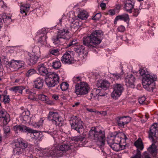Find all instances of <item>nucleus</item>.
Segmentation results:
<instances>
[{"label": "nucleus", "instance_id": "obj_1", "mask_svg": "<svg viewBox=\"0 0 158 158\" xmlns=\"http://www.w3.org/2000/svg\"><path fill=\"white\" fill-rule=\"evenodd\" d=\"M103 35V32L101 30L93 31L89 35L83 38V44L89 48H95L96 45L101 43V37Z\"/></svg>", "mask_w": 158, "mask_h": 158}, {"label": "nucleus", "instance_id": "obj_2", "mask_svg": "<svg viewBox=\"0 0 158 158\" xmlns=\"http://www.w3.org/2000/svg\"><path fill=\"white\" fill-rule=\"evenodd\" d=\"M105 137L104 131L96 127H92L89 132V138L91 140H94L100 146L104 145Z\"/></svg>", "mask_w": 158, "mask_h": 158}, {"label": "nucleus", "instance_id": "obj_3", "mask_svg": "<svg viewBox=\"0 0 158 158\" xmlns=\"http://www.w3.org/2000/svg\"><path fill=\"white\" fill-rule=\"evenodd\" d=\"M70 144L69 143H63L58 146L52 147L49 151L47 155L56 157H60L63 155L64 153L71 149Z\"/></svg>", "mask_w": 158, "mask_h": 158}, {"label": "nucleus", "instance_id": "obj_4", "mask_svg": "<svg viewBox=\"0 0 158 158\" xmlns=\"http://www.w3.org/2000/svg\"><path fill=\"white\" fill-rule=\"evenodd\" d=\"M69 32V29L67 27L59 30L57 35L52 38V40L53 43L55 44H60L62 43V40H69L70 38Z\"/></svg>", "mask_w": 158, "mask_h": 158}, {"label": "nucleus", "instance_id": "obj_5", "mask_svg": "<svg viewBox=\"0 0 158 158\" xmlns=\"http://www.w3.org/2000/svg\"><path fill=\"white\" fill-rule=\"evenodd\" d=\"M45 81L48 87H53L59 83L60 77L56 73H50L45 77Z\"/></svg>", "mask_w": 158, "mask_h": 158}, {"label": "nucleus", "instance_id": "obj_6", "mask_svg": "<svg viewBox=\"0 0 158 158\" xmlns=\"http://www.w3.org/2000/svg\"><path fill=\"white\" fill-rule=\"evenodd\" d=\"M90 87L85 82H80L75 87V92L77 95H85L90 91Z\"/></svg>", "mask_w": 158, "mask_h": 158}, {"label": "nucleus", "instance_id": "obj_7", "mask_svg": "<svg viewBox=\"0 0 158 158\" xmlns=\"http://www.w3.org/2000/svg\"><path fill=\"white\" fill-rule=\"evenodd\" d=\"M70 123L71 128L80 132V130L83 127V123L78 117L73 116L71 118Z\"/></svg>", "mask_w": 158, "mask_h": 158}, {"label": "nucleus", "instance_id": "obj_8", "mask_svg": "<svg viewBox=\"0 0 158 158\" xmlns=\"http://www.w3.org/2000/svg\"><path fill=\"white\" fill-rule=\"evenodd\" d=\"M48 119L56 126H60L62 121V118L57 112H50L48 116Z\"/></svg>", "mask_w": 158, "mask_h": 158}, {"label": "nucleus", "instance_id": "obj_9", "mask_svg": "<svg viewBox=\"0 0 158 158\" xmlns=\"http://www.w3.org/2000/svg\"><path fill=\"white\" fill-rule=\"evenodd\" d=\"M114 90L111 94V97L114 98L119 97L124 89L123 85L116 84L113 85Z\"/></svg>", "mask_w": 158, "mask_h": 158}, {"label": "nucleus", "instance_id": "obj_10", "mask_svg": "<svg viewBox=\"0 0 158 158\" xmlns=\"http://www.w3.org/2000/svg\"><path fill=\"white\" fill-rule=\"evenodd\" d=\"M149 137L154 141L153 137L158 139V124H154L150 128L149 132Z\"/></svg>", "mask_w": 158, "mask_h": 158}, {"label": "nucleus", "instance_id": "obj_11", "mask_svg": "<svg viewBox=\"0 0 158 158\" xmlns=\"http://www.w3.org/2000/svg\"><path fill=\"white\" fill-rule=\"evenodd\" d=\"M73 60V54L70 51L65 52L61 58V60L63 63L72 64Z\"/></svg>", "mask_w": 158, "mask_h": 158}, {"label": "nucleus", "instance_id": "obj_12", "mask_svg": "<svg viewBox=\"0 0 158 158\" xmlns=\"http://www.w3.org/2000/svg\"><path fill=\"white\" fill-rule=\"evenodd\" d=\"M134 145L137 148V152L135 155L131 158H141L140 150H143L144 147L142 140L139 138L134 143Z\"/></svg>", "mask_w": 158, "mask_h": 158}, {"label": "nucleus", "instance_id": "obj_13", "mask_svg": "<svg viewBox=\"0 0 158 158\" xmlns=\"http://www.w3.org/2000/svg\"><path fill=\"white\" fill-rule=\"evenodd\" d=\"M157 79L156 75L148 74L143 77L142 83H153Z\"/></svg>", "mask_w": 158, "mask_h": 158}, {"label": "nucleus", "instance_id": "obj_14", "mask_svg": "<svg viewBox=\"0 0 158 158\" xmlns=\"http://www.w3.org/2000/svg\"><path fill=\"white\" fill-rule=\"evenodd\" d=\"M15 146L16 147H19L22 149L32 147V145L30 144H27L25 141L21 138L17 139L15 142Z\"/></svg>", "mask_w": 158, "mask_h": 158}, {"label": "nucleus", "instance_id": "obj_15", "mask_svg": "<svg viewBox=\"0 0 158 158\" xmlns=\"http://www.w3.org/2000/svg\"><path fill=\"white\" fill-rule=\"evenodd\" d=\"M134 0H126L124 2V8L127 11L131 13L134 6Z\"/></svg>", "mask_w": 158, "mask_h": 158}, {"label": "nucleus", "instance_id": "obj_16", "mask_svg": "<svg viewBox=\"0 0 158 158\" xmlns=\"http://www.w3.org/2000/svg\"><path fill=\"white\" fill-rule=\"evenodd\" d=\"M135 80V78L133 75H128L125 78L126 85L129 88H134Z\"/></svg>", "mask_w": 158, "mask_h": 158}, {"label": "nucleus", "instance_id": "obj_17", "mask_svg": "<svg viewBox=\"0 0 158 158\" xmlns=\"http://www.w3.org/2000/svg\"><path fill=\"white\" fill-rule=\"evenodd\" d=\"M37 69L39 74L41 75L47 76L49 73L48 71V69L46 65L43 63L38 65Z\"/></svg>", "mask_w": 158, "mask_h": 158}, {"label": "nucleus", "instance_id": "obj_18", "mask_svg": "<svg viewBox=\"0 0 158 158\" xmlns=\"http://www.w3.org/2000/svg\"><path fill=\"white\" fill-rule=\"evenodd\" d=\"M28 133H31V136L33 138L39 141L41 140L43 134L40 131L33 130L30 128Z\"/></svg>", "mask_w": 158, "mask_h": 158}, {"label": "nucleus", "instance_id": "obj_19", "mask_svg": "<svg viewBox=\"0 0 158 158\" xmlns=\"http://www.w3.org/2000/svg\"><path fill=\"white\" fill-rule=\"evenodd\" d=\"M30 128L23 124L17 125L13 127V129L16 133L22 132H28Z\"/></svg>", "mask_w": 158, "mask_h": 158}, {"label": "nucleus", "instance_id": "obj_20", "mask_svg": "<svg viewBox=\"0 0 158 158\" xmlns=\"http://www.w3.org/2000/svg\"><path fill=\"white\" fill-rule=\"evenodd\" d=\"M0 118L3 119V123L4 125L7 124L10 120L9 114L4 110H0Z\"/></svg>", "mask_w": 158, "mask_h": 158}, {"label": "nucleus", "instance_id": "obj_21", "mask_svg": "<svg viewBox=\"0 0 158 158\" xmlns=\"http://www.w3.org/2000/svg\"><path fill=\"white\" fill-rule=\"evenodd\" d=\"M152 139L153 143L148 148V151L153 157H156L157 153V147L155 145L156 141L154 139V141H153Z\"/></svg>", "mask_w": 158, "mask_h": 158}, {"label": "nucleus", "instance_id": "obj_22", "mask_svg": "<svg viewBox=\"0 0 158 158\" xmlns=\"http://www.w3.org/2000/svg\"><path fill=\"white\" fill-rule=\"evenodd\" d=\"M73 49L74 51L79 55H82L83 57H84L85 55H83L84 53L85 48L82 45L77 44L75 45Z\"/></svg>", "mask_w": 158, "mask_h": 158}, {"label": "nucleus", "instance_id": "obj_23", "mask_svg": "<svg viewBox=\"0 0 158 158\" xmlns=\"http://www.w3.org/2000/svg\"><path fill=\"white\" fill-rule=\"evenodd\" d=\"M44 80L40 77H38L34 81V87L38 89H42L43 86Z\"/></svg>", "mask_w": 158, "mask_h": 158}, {"label": "nucleus", "instance_id": "obj_24", "mask_svg": "<svg viewBox=\"0 0 158 158\" xmlns=\"http://www.w3.org/2000/svg\"><path fill=\"white\" fill-rule=\"evenodd\" d=\"M26 114V112H23L22 114L23 119L24 121L28 122L29 124L31 125L32 123L36 121V118L35 116H32L29 118L28 114Z\"/></svg>", "mask_w": 158, "mask_h": 158}, {"label": "nucleus", "instance_id": "obj_25", "mask_svg": "<svg viewBox=\"0 0 158 158\" xmlns=\"http://www.w3.org/2000/svg\"><path fill=\"white\" fill-rule=\"evenodd\" d=\"M26 94L28 96V98L32 100H36V94L33 90L27 89L26 90Z\"/></svg>", "mask_w": 158, "mask_h": 158}, {"label": "nucleus", "instance_id": "obj_26", "mask_svg": "<svg viewBox=\"0 0 158 158\" xmlns=\"http://www.w3.org/2000/svg\"><path fill=\"white\" fill-rule=\"evenodd\" d=\"M97 86L98 87H100L104 89H106L110 86L109 82L106 81H98L97 83Z\"/></svg>", "mask_w": 158, "mask_h": 158}, {"label": "nucleus", "instance_id": "obj_27", "mask_svg": "<svg viewBox=\"0 0 158 158\" xmlns=\"http://www.w3.org/2000/svg\"><path fill=\"white\" fill-rule=\"evenodd\" d=\"M38 97L39 99L48 105H50L52 104V102L49 100L47 96L43 94H40L38 95Z\"/></svg>", "mask_w": 158, "mask_h": 158}, {"label": "nucleus", "instance_id": "obj_28", "mask_svg": "<svg viewBox=\"0 0 158 158\" xmlns=\"http://www.w3.org/2000/svg\"><path fill=\"white\" fill-rule=\"evenodd\" d=\"M25 87L22 86H14L11 87L10 90L12 91L15 93L18 92L19 93L22 94L23 91L25 89Z\"/></svg>", "mask_w": 158, "mask_h": 158}, {"label": "nucleus", "instance_id": "obj_29", "mask_svg": "<svg viewBox=\"0 0 158 158\" xmlns=\"http://www.w3.org/2000/svg\"><path fill=\"white\" fill-rule=\"evenodd\" d=\"M144 88L148 91L153 92L155 86V84L153 83H142Z\"/></svg>", "mask_w": 158, "mask_h": 158}, {"label": "nucleus", "instance_id": "obj_30", "mask_svg": "<svg viewBox=\"0 0 158 158\" xmlns=\"http://www.w3.org/2000/svg\"><path fill=\"white\" fill-rule=\"evenodd\" d=\"M89 16L88 12L85 10L80 11L77 15L78 17L82 20H86Z\"/></svg>", "mask_w": 158, "mask_h": 158}, {"label": "nucleus", "instance_id": "obj_31", "mask_svg": "<svg viewBox=\"0 0 158 158\" xmlns=\"http://www.w3.org/2000/svg\"><path fill=\"white\" fill-rule=\"evenodd\" d=\"M129 19V15L127 14H124L122 15H118L116 17L114 21H117L118 20H123L126 22Z\"/></svg>", "mask_w": 158, "mask_h": 158}, {"label": "nucleus", "instance_id": "obj_32", "mask_svg": "<svg viewBox=\"0 0 158 158\" xmlns=\"http://www.w3.org/2000/svg\"><path fill=\"white\" fill-rule=\"evenodd\" d=\"M51 65L53 68L55 69H58L61 67V63L59 60L54 61L52 62Z\"/></svg>", "mask_w": 158, "mask_h": 158}, {"label": "nucleus", "instance_id": "obj_33", "mask_svg": "<svg viewBox=\"0 0 158 158\" xmlns=\"http://www.w3.org/2000/svg\"><path fill=\"white\" fill-rule=\"evenodd\" d=\"M48 37L46 35L43 34L39 38L38 40V42L42 45H45L47 44V39Z\"/></svg>", "mask_w": 158, "mask_h": 158}, {"label": "nucleus", "instance_id": "obj_34", "mask_svg": "<svg viewBox=\"0 0 158 158\" xmlns=\"http://www.w3.org/2000/svg\"><path fill=\"white\" fill-rule=\"evenodd\" d=\"M108 143L110 147L114 151H119L120 148L119 144L117 143H110L108 141Z\"/></svg>", "mask_w": 158, "mask_h": 158}, {"label": "nucleus", "instance_id": "obj_35", "mask_svg": "<svg viewBox=\"0 0 158 158\" xmlns=\"http://www.w3.org/2000/svg\"><path fill=\"white\" fill-rule=\"evenodd\" d=\"M30 6L28 5H22L20 7V12L22 14L25 13V15H26V13L29 11Z\"/></svg>", "mask_w": 158, "mask_h": 158}, {"label": "nucleus", "instance_id": "obj_36", "mask_svg": "<svg viewBox=\"0 0 158 158\" xmlns=\"http://www.w3.org/2000/svg\"><path fill=\"white\" fill-rule=\"evenodd\" d=\"M17 64H18V62L16 60H12L8 63L9 67L13 69L14 70H18V67Z\"/></svg>", "mask_w": 158, "mask_h": 158}, {"label": "nucleus", "instance_id": "obj_37", "mask_svg": "<svg viewBox=\"0 0 158 158\" xmlns=\"http://www.w3.org/2000/svg\"><path fill=\"white\" fill-rule=\"evenodd\" d=\"M1 17L2 18V19L0 18V29L1 28L2 24V20H3V21H6L7 20H10L11 19V17L10 16H6L5 14H3L1 15Z\"/></svg>", "mask_w": 158, "mask_h": 158}, {"label": "nucleus", "instance_id": "obj_38", "mask_svg": "<svg viewBox=\"0 0 158 158\" xmlns=\"http://www.w3.org/2000/svg\"><path fill=\"white\" fill-rule=\"evenodd\" d=\"M85 138V137L84 136L79 135L73 137L72 139V140L75 141L81 142Z\"/></svg>", "mask_w": 158, "mask_h": 158}, {"label": "nucleus", "instance_id": "obj_39", "mask_svg": "<svg viewBox=\"0 0 158 158\" xmlns=\"http://www.w3.org/2000/svg\"><path fill=\"white\" fill-rule=\"evenodd\" d=\"M69 84L66 82H63L60 85V87L62 91H65L69 88Z\"/></svg>", "mask_w": 158, "mask_h": 158}, {"label": "nucleus", "instance_id": "obj_40", "mask_svg": "<svg viewBox=\"0 0 158 158\" xmlns=\"http://www.w3.org/2000/svg\"><path fill=\"white\" fill-rule=\"evenodd\" d=\"M116 120L118 125L120 127L123 126L125 124L124 122L125 121L123 120L121 117H118L116 118Z\"/></svg>", "mask_w": 158, "mask_h": 158}, {"label": "nucleus", "instance_id": "obj_41", "mask_svg": "<svg viewBox=\"0 0 158 158\" xmlns=\"http://www.w3.org/2000/svg\"><path fill=\"white\" fill-rule=\"evenodd\" d=\"M2 95L3 96V102L4 103L6 104L9 103L10 101L9 95L3 94H2Z\"/></svg>", "mask_w": 158, "mask_h": 158}, {"label": "nucleus", "instance_id": "obj_42", "mask_svg": "<svg viewBox=\"0 0 158 158\" xmlns=\"http://www.w3.org/2000/svg\"><path fill=\"white\" fill-rule=\"evenodd\" d=\"M112 77H114V79L115 80H121L123 76V73H114L111 74Z\"/></svg>", "mask_w": 158, "mask_h": 158}, {"label": "nucleus", "instance_id": "obj_43", "mask_svg": "<svg viewBox=\"0 0 158 158\" xmlns=\"http://www.w3.org/2000/svg\"><path fill=\"white\" fill-rule=\"evenodd\" d=\"M23 149L19 147H16L14 149L13 153L15 155H18L22 153L21 150Z\"/></svg>", "mask_w": 158, "mask_h": 158}, {"label": "nucleus", "instance_id": "obj_44", "mask_svg": "<svg viewBox=\"0 0 158 158\" xmlns=\"http://www.w3.org/2000/svg\"><path fill=\"white\" fill-rule=\"evenodd\" d=\"M35 70L34 69H31L29 70L26 74V76L27 77H29L33 74L35 73Z\"/></svg>", "mask_w": 158, "mask_h": 158}, {"label": "nucleus", "instance_id": "obj_45", "mask_svg": "<svg viewBox=\"0 0 158 158\" xmlns=\"http://www.w3.org/2000/svg\"><path fill=\"white\" fill-rule=\"evenodd\" d=\"M49 52L51 54L56 56L59 53V49H50Z\"/></svg>", "mask_w": 158, "mask_h": 158}, {"label": "nucleus", "instance_id": "obj_46", "mask_svg": "<svg viewBox=\"0 0 158 158\" xmlns=\"http://www.w3.org/2000/svg\"><path fill=\"white\" fill-rule=\"evenodd\" d=\"M100 89L97 88H94L92 90V93L95 97H98L99 93L100 92Z\"/></svg>", "mask_w": 158, "mask_h": 158}, {"label": "nucleus", "instance_id": "obj_47", "mask_svg": "<svg viewBox=\"0 0 158 158\" xmlns=\"http://www.w3.org/2000/svg\"><path fill=\"white\" fill-rule=\"evenodd\" d=\"M114 143H120L122 142V140L120 137H119L118 135H116L114 136Z\"/></svg>", "mask_w": 158, "mask_h": 158}, {"label": "nucleus", "instance_id": "obj_48", "mask_svg": "<svg viewBox=\"0 0 158 158\" xmlns=\"http://www.w3.org/2000/svg\"><path fill=\"white\" fill-rule=\"evenodd\" d=\"M95 96L94 95L93 93H92V91H91L90 94H89L87 96V98L88 99L90 100H93L94 99Z\"/></svg>", "mask_w": 158, "mask_h": 158}, {"label": "nucleus", "instance_id": "obj_49", "mask_svg": "<svg viewBox=\"0 0 158 158\" xmlns=\"http://www.w3.org/2000/svg\"><path fill=\"white\" fill-rule=\"evenodd\" d=\"M139 72L140 75L143 77H144L146 74H148V73L143 69H141L139 70Z\"/></svg>", "mask_w": 158, "mask_h": 158}, {"label": "nucleus", "instance_id": "obj_50", "mask_svg": "<svg viewBox=\"0 0 158 158\" xmlns=\"http://www.w3.org/2000/svg\"><path fill=\"white\" fill-rule=\"evenodd\" d=\"M32 56L31 54L28 52H26L25 53V57L26 60L30 61L31 58Z\"/></svg>", "mask_w": 158, "mask_h": 158}, {"label": "nucleus", "instance_id": "obj_51", "mask_svg": "<svg viewBox=\"0 0 158 158\" xmlns=\"http://www.w3.org/2000/svg\"><path fill=\"white\" fill-rule=\"evenodd\" d=\"M101 15L100 13H97L92 18V19L94 20H98L101 17Z\"/></svg>", "mask_w": 158, "mask_h": 158}, {"label": "nucleus", "instance_id": "obj_52", "mask_svg": "<svg viewBox=\"0 0 158 158\" xmlns=\"http://www.w3.org/2000/svg\"><path fill=\"white\" fill-rule=\"evenodd\" d=\"M36 57V56H32L31 58L30 61V62L32 64H35L37 61V59Z\"/></svg>", "mask_w": 158, "mask_h": 158}, {"label": "nucleus", "instance_id": "obj_53", "mask_svg": "<svg viewBox=\"0 0 158 158\" xmlns=\"http://www.w3.org/2000/svg\"><path fill=\"white\" fill-rule=\"evenodd\" d=\"M107 95V93L105 92L103 90L100 89V92L98 95V97L99 96H104Z\"/></svg>", "mask_w": 158, "mask_h": 158}, {"label": "nucleus", "instance_id": "obj_54", "mask_svg": "<svg viewBox=\"0 0 158 158\" xmlns=\"http://www.w3.org/2000/svg\"><path fill=\"white\" fill-rule=\"evenodd\" d=\"M142 158H151L148 153L147 152H145L142 156Z\"/></svg>", "mask_w": 158, "mask_h": 158}, {"label": "nucleus", "instance_id": "obj_55", "mask_svg": "<svg viewBox=\"0 0 158 158\" xmlns=\"http://www.w3.org/2000/svg\"><path fill=\"white\" fill-rule=\"evenodd\" d=\"M18 64H17L18 67V70L21 68L23 65V62L22 61H19L17 62Z\"/></svg>", "mask_w": 158, "mask_h": 158}, {"label": "nucleus", "instance_id": "obj_56", "mask_svg": "<svg viewBox=\"0 0 158 158\" xmlns=\"http://www.w3.org/2000/svg\"><path fill=\"white\" fill-rule=\"evenodd\" d=\"M118 29L119 31L123 32L125 31V28L123 26L121 25L118 27Z\"/></svg>", "mask_w": 158, "mask_h": 158}, {"label": "nucleus", "instance_id": "obj_57", "mask_svg": "<svg viewBox=\"0 0 158 158\" xmlns=\"http://www.w3.org/2000/svg\"><path fill=\"white\" fill-rule=\"evenodd\" d=\"M146 100V98L145 97H143L141 98H139L138 99L139 102L140 104H143V102H145Z\"/></svg>", "mask_w": 158, "mask_h": 158}, {"label": "nucleus", "instance_id": "obj_58", "mask_svg": "<svg viewBox=\"0 0 158 158\" xmlns=\"http://www.w3.org/2000/svg\"><path fill=\"white\" fill-rule=\"evenodd\" d=\"M124 144H122V143H119L120 146V148L119 149V151L120 150L124 149L125 148L126 145V144L125 142H123Z\"/></svg>", "mask_w": 158, "mask_h": 158}, {"label": "nucleus", "instance_id": "obj_59", "mask_svg": "<svg viewBox=\"0 0 158 158\" xmlns=\"http://www.w3.org/2000/svg\"><path fill=\"white\" fill-rule=\"evenodd\" d=\"M81 78V77L79 76L74 77L73 78V81L75 83H76V82L80 81Z\"/></svg>", "mask_w": 158, "mask_h": 158}, {"label": "nucleus", "instance_id": "obj_60", "mask_svg": "<svg viewBox=\"0 0 158 158\" xmlns=\"http://www.w3.org/2000/svg\"><path fill=\"white\" fill-rule=\"evenodd\" d=\"M35 121L32 123V124L31 125L35 128H39L40 127V125L38 124V123H36Z\"/></svg>", "mask_w": 158, "mask_h": 158}, {"label": "nucleus", "instance_id": "obj_61", "mask_svg": "<svg viewBox=\"0 0 158 158\" xmlns=\"http://www.w3.org/2000/svg\"><path fill=\"white\" fill-rule=\"evenodd\" d=\"M139 13V10L138 9H135L133 11V15L136 16L138 15Z\"/></svg>", "mask_w": 158, "mask_h": 158}, {"label": "nucleus", "instance_id": "obj_62", "mask_svg": "<svg viewBox=\"0 0 158 158\" xmlns=\"http://www.w3.org/2000/svg\"><path fill=\"white\" fill-rule=\"evenodd\" d=\"M108 13L110 15H113L115 14V10L114 9L110 10H109Z\"/></svg>", "mask_w": 158, "mask_h": 158}, {"label": "nucleus", "instance_id": "obj_63", "mask_svg": "<svg viewBox=\"0 0 158 158\" xmlns=\"http://www.w3.org/2000/svg\"><path fill=\"white\" fill-rule=\"evenodd\" d=\"M45 119L44 118H42L40 119V120L39 121L38 123V124L40 125V127L42 125L43 123L44 120Z\"/></svg>", "mask_w": 158, "mask_h": 158}, {"label": "nucleus", "instance_id": "obj_64", "mask_svg": "<svg viewBox=\"0 0 158 158\" xmlns=\"http://www.w3.org/2000/svg\"><path fill=\"white\" fill-rule=\"evenodd\" d=\"M4 132L6 134L10 131V130L9 127H6L4 128Z\"/></svg>", "mask_w": 158, "mask_h": 158}]
</instances>
